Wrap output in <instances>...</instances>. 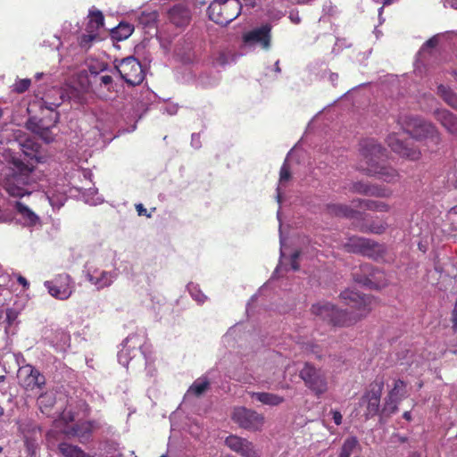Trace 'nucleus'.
Masks as SVG:
<instances>
[{
    "label": "nucleus",
    "instance_id": "nucleus-1",
    "mask_svg": "<svg viewBox=\"0 0 457 457\" xmlns=\"http://www.w3.org/2000/svg\"><path fill=\"white\" fill-rule=\"evenodd\" d=\"M344 303L352 310V314L337 309L334 304L323 302L312 306V313L334 326H350L364 317L372 308L374 299L354 290H345L340 295Z\"/></svg>",
    "mask_w": 457,
    "mask_h": 457
},
{
    "label": "nucleus",
    "instance_id": "nucleus-2",
    "mask_svg": "<svg viewBox=\"0 0 457 457\" xmlns=\"http://www.w3.org/2000/svg\"><path fill=\"white\" fill-rule=\"evenodd\" d=\"M361 154L364 163L360 169L369 176L378 177L387 183H394L398 180L399 173L392 167L380 163L385 156L386 149L374 138H366L361 142Z\"/></svg>",
    "mask_w": 457,
    "mask_h": 457
},
{
    "label": "nucleus",
    "instance_id": "nucleus-3",
    "mask_svg": "<svg viewBox=\"0 0 457 457\" xmlns=\"http://www.w3.org/2000/svg\"><path fill=\"white\" fill-rule=\"evenodd\" d=\"M401 129L411 137L420 140L429 139L435 145L441 142V137L436 128L419 116L401 115L397 119Z\"/></svg>",
    "mask_w": 457,
    "mask_h": 457
},
{
    "label": "nucleus",
    "instance_id": "nucleus-4",
    "mask_svg": "<svg viewBox=\"0 0 457 457\" xmlns=\"http://www.w3.org/2000/svg\"><path fill=\"white\" fill-rule=\"evenodd\" d=\"M242 9V3L239 0H214L208 9L210 20L217 24L226 26L234 21Z\"/></svg>",
    "mask_w": 457,
    "mask_h": 457
},
{
    "label": "nucleus",
    "instance_id": "nucleus-5",
    "mask_svg": "<svg viewBox=\"0 0 457 457\" xmlns=\"http://www.w3.org/2000/svg\"><path fill=\"white\" fill-rule=\"evenodd\" d=\"M148 346L145 344V337L138 334H132L126 337L121 344V349L118 352V361L124 367H127L138 353H140L145 362H147L146 352Z\"/></svg>",
    "mask_w": 457,
    "mask_h": 457
},
{
    "label": "nucleus",
    "instance_id": "nucleus-6",
    "mask_svg": "<svg viewBox=\"0 0 457 457\" xmlns=\"http://www.w3.org/2000/svg\"><path fill=\"white\" fill-rule=\"evenodd\" d=\"M345 247L347 252L361 254L373 260H379L383 257L386 247L372 239L352 237L345 243Z\"/></svg>",
    "mask_w": 457,
    "mask_h": 457
},
{
    "label": "nucleus",
    "instance_id": "nucleus-7",
    "mask_svg": "<svg viewBox=\"0 0 457 457\" xmlns=\"http://www.w3.org/2000/svg\"><path fill=\"white\" fill-rule=\"evenodd\" d=\"M300 378L317 397L324 395L328 389L326 371L321 369H317L308 362H306L300 370Z\"/></svg>",
    "mask_w": 457,
    "mask_h": 457
},
{
    "label": "nucleus",
    "instance_id": "nucleus-8",
    "mask_svg": "<svg viewBox=\"0 0 457 457\" xmlns=\"http://www.w3.org/2000/svg\"><path fill=\"white\" fill-rule=\"evenodd\" d=\"M111 73H118L129 85H139L145 79L141 63L134 57L129 56L120 60L111 70Z\"/></svg>",
    "mask_w": 457,
    "mask_h": 457
},
{
    "label": "nucleus",
    "instance_id": "nucleus-9",
    "mask_svg": "<svg viewBox=\"0 0 457 457\" xmlns=\"http://www.w3.org/2000/svg\"><path fill=\"white\" fill-rule=\"evenodd\" d=\"M83 273L86 280L97 290L111 287L118 278L116 269L106 270L97 267L91 262H87L85 264Z\"/></svg>",
    "mask_w": 457,
    "mask_h": 457
},
{
    "label": "nucleus",
    "instance_id": "nucleus-10",
    "mask_svg": "<svg viewBox=\"0 0 457 457\" xmlns=\"http://www.w3.org/2000/svg\"><path fill=\"white\" fill-rule=\"evenodd\" d=\"M231 418L241 428L252 432L261 431L265 423L262 414L244 406L236 407Z\"/></svg>",
    "mask_w": 457,
    "mask_h": 457
},
{
    "label": "nucleus",
    "instance_id": "nucleus-11",
    "mask_svg": "<svg viewBox=\"0 0 457 457\" xmlns=\"http://www.w3.org/2000/svg\"><path fill=\"white\" fill-rule=\"evenodd\" d=\"M31 172V170L24 169L20 171H12L7 175L4 182L6 192L14 197H22L29 195L30 191L27 187L32 181Z\"/></svg>",
    "mask_w": 457,
    "mask_h": 457
},
{
    "label": "nucleus",
    "instance_id": "nucleus-12",
    "mask_svg": "<svg viewBox=\"0 0 457 457\" xmlns=\"http://www.w3.org/2000/svg\"><path fill=\"white\" fill-rule=\"evenodd\" d=\"M271 29L270 23H264L255 27L243 34V42L246 47L261 48L269 51L271 48Z\"/></svg>",
    "mask_w": 457,
    "mask_h": 457
},
{
    "label": "nucleus",
    "instance_id": "nucleus-13",
    "mask_svg": "<svg viewBox=\"0 0 457 457\" xmlns=\"http://www.w3.org/2000/svg\"><path fill=\"white\" fill-rule=\"evenodd\" d=\"M44 286L51 296L61 301L69 299L74 291V283L67 273L56 275L53 279L45 281Z\"/></svg>",
    "mask_w": 457,
    "mask_h": 457
},
{
    "label": "nucleus",
    "instance_id": "nucleus-14",
    "mask_svg": "<svg viewBox=\"0 0 457 457\" xmlns=\"http://www.w3.org/2000/svg\"><path fill=\"white\" fill-rule=\"evenodd\" d=\"M18 378L21 386L27 391L41 390L46 385L45 375L29 364L19 369Z\"/></svg>",
    "mask_w": 457,
    "mask_h": 457
},
{
    "label": "nucleus",
    "instance_id": "nucleus-15",
    "mask_svg": "<svg viewBox=\"0 0 457 457\" xmlns=\"http://www.w3.org/2000/svg\"><path fill=\"white\" fill-rule=\"evenodd\" d=\"M361 270L363 273V277H360L354 272L353 277L355 280L370 288H381L386 285V279L385 274L377 269H374L370 264H364L361 267Z\"/></svg>",
    "mask_w": 457,
    "mask_h": 457
},
{
    "label": "nucleus",
    "instance_id": "nucleus-16",
    "mask_svg": "<svg viewBox=\"0 0 457 457\" xmlns=\"http://www.w3.org/2000/svg\"><path fill=\"white\" fill-rule=\"evenodd\" d=\"M386 143L393 152L401 157L416 161L420 157V151L404 142L398 133H391L386 137Z\"/></svg>",
    "mask_w": 457,
    "mask_h": 457
},
{
    "label": "nucleus",
    "instance_id": "nucleus-17",
    "mask_svg": "<svg viewBox=\"0 0 457 457\" xmlns=\"http://www.w3.org/2000/svg\"><path fill=\"white\" fill-rule=\"evenodd\" d=\"M225 445L243 457H260V451L246 438L230 435L225 439Z\"/></svg>",
    "mask_w": 457,
    "mask_h": 457
},
{
    "label": "nucleus",
    "instance_id": "nucleus-18",
    "mask_svg": "<svg viewBox=\"0 0 457 457\" xmlns=\"http://www.w3.org/2000/svg\"><path fill=\"white\" fill-rule=\"evenodd\" d=\"M169 21L177 27L187 26L191 19V12L187 5L179 3L171 7L168 12Z\"/></svg>",
    "mask_w": 457,
    "mask_h": 457
},
{
    "label": "nucleus",
    "instance_id": "nucleus-19",
    "mask_svg": "<svg viewBox=\"0 0 457 457\" xmlns=\"http://www.w3.org/2000/svg\"><path fill=\"white\" fill-rule=\"evenodd\" d=\"M405 383L397 379L395 381L394 387L390 390L387 397L386 398L384 410L393 413L397 409V403L401 401L405 394Z\"/></svg>",
    "mask_w": 457,
    "mask_h": 457
},
{
    "label": "nucleus",
    "instance_id": "nucleus-20",
    "mask_svg": "<svg viewBox=\"0 0 457 457\" xmlns=\"http://www.w3.org/2000/svg\"><path fill=\"white\" fill-rule=\"evenodd\" d=\"M54 210H59L67 200V191L64 186L55 185L50 187L45 194Z\"/></svg>",
    "mask_w": 457,
    "mask_h": 457
},
{
    "label": "nucleus",
    "instance_id": "nucleus-21",
    "mask_svg": "<svg viewBox=\"0 0 457 457\" xmlns=\"http://www.w3.org/2000/svg\"><path fill=\"white\" fill-rule=\"evenodd\" d=\"M14 209L20 216L18 220L23 226L32 227L39 222V217L23 203L16 201Z\"/></svg>",
    "mask_w": 457,
    "mask_h": 457
},
{
    "label": "nucleus",
    "instance_id": "nucleus-22",
    "mask_svg": "<svg viewBox=\"0 0 457 457\" xmlns=\"http://www.w3.org/2000/svg\"><path fill=\"white\" fill-rule=\"evenodd\" d=\"M436 120L451 134L457 135V118L447 110H437Z\"/></svg>",
    "mask_w": 457,
    "mask_h": 457
},
{
    "label": "nucleus",
    "instance_id": "nucleus-23",
    "mask_svg": "<svg viewBox=\"0 0 457 457\" xmlns=\"http://www.w3.org/2000/svg\"><path fill=\"white\" fill-rule=\"evenodd\" d=\"M252 399H254L264 405L278 406L281 404L285 398L279 395L268 392H249Z\"/></svg>",
    "mask_w": 457,
    "mask_h": 457
},
{
    "label": "nucleus",
    "instance_id": "nucleus-24",
    "mask_svg": "<svg viewBox=\"0 0 457 457\" xmlns=\"http://www.w3.org/2000/svg\"><path fill=\"white\" fill-rule=\"evenodd\" d=\"M96 421H86L80 424H75L71 431H65L67 434L78 436L80 440H86L89 437L91 432L97 428Z\"/></svg>",
    "mask_w": 457,
    "mask_h": 457
},
{
    "label": "nucleus",
    "instance_id": "nucleus-25",
    "mask_svg": "<svg viewBox=\"0 0 457 457\" xmlns=\"http://www.w3.org/2000/svg\"><path fill=\"white\" fill-rule=\"evenodd\" d=\"M353 204L356 207L365 208L374 212H387L390 210V206L382 201L356 199L353 201Z\"/></svg>",
    "mask_w": 457,
    "mask_h": 457
},
{
    "label": "nucleus",
    "instance_id": "nucleus-26",
    "mask_svg": "<svg viewBox=\"0 0 457 457\" xmlns=\"http://www.w3.org/2000/svg\"><path fill=\"white\" fill-rule=\"evenodd\" d=\"M437 43L438 39L436 37H433L426 41L418 53L417 62H420L422 65L427 64L428 56H432L434 54Z\"/></svg>",
    "mask_w": 457,
    "mask_h": 457
},
{
    "label": "nucleus",
    "instance_id": "nucleus-27",
    "mask_svg": "<svg viewBox=\"0 0 457 457\" xmlns=\"http://www.w3.org/2000/svg\"><path fill=\"white\" fill-rule=\"evenodd\" d=\"M111 72L100 73L93 78H90V83L95 87L104 88L107 91H112L114 88V82Z\"/></svg>",
    "mask_w": 457,
    "mask_h": 457
},
{
    "label": "nucleus",
    "instance_id": "nucleus-28",
    "mask_svg": "<svg viewBox=\"0 0 457 457\" xmlns=\"http://www.w3.org/2000/svg\"><path fill=\"white\" fill-rule=\"evenodd\" d=\"M55 402V394L53 391H46L39 395L37 403L42 413H48Z\"/></svg>",
    "mask_w": 457,
    "mask_h": 457
},
{
    "label": "nucleus",
    "instance_id": "nucleus-29",
    "mask_svg": "<svg viewBox=\"0 0 457 457\" xmlns=\"http://www.w3.org/2000/svg\"><path fill=\"white\" fill-rule=\"evenodd\" d=\"M210 382L206 377H200L194 381V383L188 388L186 396H200L209 387Z\"/></svg>",
    "mask_w": 457,
    "mask_h": 457
},
{
    "label": "nucleus",
    "instance_id": "nucleus-30",
    "mask_svg": "<svg viewBox=\"0 0 457 457\" xmlns=\"http://www.w3.org/2000/svg\"><path fill=\"white\" fill-rule=\"evenodd\" d=\"M291 178L289 168L287 167V160L283 163L279 172V181L277 187V202L280 205L282 203L283 187H286L287 183Z\"/></svg>",
    "mask_w": 457,
    "mask_h": 457
},
{
    "label": "nucleus",
    "instance_id": "nucleus-31",
    "mask_svg": "<svg viewBox=\"0 0 457 457\" xmlns=\"http://www.w3.org/2000/svg\"><path fill=\"white\" fill-rule=\"evenodd\" d=\"M235 60L234 53L228 48L221 49L213 55V63L218 66L224 67L234 62Z\"/></svg>",
    "mask_w": 457,
    "mask_h": 457
},
{
    "label": "nucleus",
    "instance_id": "nucleus-32",
    "mask_svg": "<svg viewBox=\"0 0 457 457\" xmlns=\"http://www.w3.org/2000/svg\"><path fill=\"white\" fill-rule=\"evenodd\" d=\"M358 448H360V445L357 437L349 436L344 441L338 457H351Z\"/></svg>",
    "mask_w": 457,
    "mask_h": 457
},
{
    "label": "nucleus",
    "instance_id": "nucleus-33",
    "mask_svg": "<svg viewBox=\"0 0 457 457\" xmlns=\"http://www.w3.org/2000/svg\"><path fill=\"white\" fill-rule=\"evenodd\" d=\"M134 31V27L126 22H120L116 28L112 29V37L121 41L127 39Z\"/></svg>",
    "mask_w": 457,
    "mask_h": 457
},
{
    "label": "nucleus",
    "instance_id": "nucleus-34",
    "mask_svg": "<svg viewBox=\"0 0 457 457\" xmlns=\"http://www.w3.org/2000/svg\"><path fill=\"white\" fill-rule=\"evenodd\" d=\"M197 81L203 87H213L220 81V74L218 71L203 72Z\"/></svg>",
    "mask_w": 457,
    "mask_h": 457
},
{
    "label": "nucleus",
    "instance_id": "nucleus-35",
    "mask_svg": "<svg viewBox=\"0 0 457 457\" xmlns=\"http://www.w3.org/2000/svg\"><path fill=\"white\" fill-rule=\"evenodd\" d=\"M58 449L64 457H87L80 447L69 443H61Z\"/></svg>",
    "mask_w": 457,
    "mask_h": 457
},
{
    "label": "nucleus",
    "instance_id": "nucleus-36",
    "mask_svg": "<svg viewBox=\"0 0 457 457\" xmlns=\"http://www.w3.org/2000/svg\"><path fill=\"white\" fill-rule=\"evenodd\" d=\"M437 94L444 99L445 103L457 110V92H453L444 85H439L437 87Z\"/></svg>",
    "mask_w": 457,
    "mask_h": 457
},
{
    "label": "nucleus",
    "instance_id": "nucleus-37",
    "mask_svg": "<svg viewBox=\"0 0 457 457\" xmlns=\"http://www.w3.org/2000/svg\"><path fill=\"white\" fill-rule=\"evenodd\" d=\"M87 68L90 73V78H93L100 73L104 72H111V68L107 62L98 61V60H90L87 63Z\"/></svg>",
    "mask_w": 457,
    "mask_h": 457
},
{
    "label": "nucleus",
    "instance_id": "nucleus-38",
    "mask_svg": "<svg viewBox=\"0 0 457 457\" xmlns=\"http://www.w3.org/2000/svg\"><path fill=\"white\" fill-rule=\"evenodd\" d=\"M50 125L44 119L37 117H31L27 121V128L37 136Z\"/></svg>",
    "mask_w": 457,
    "mask_h": 457
},
{
    "label": "nucleus",
    "instance_id": "nucleus-39",
    "mask_svg": "<svg viewBox=\"0 0 457 457\" xmlns=\"http://www.w3.org/2000/svg\"><path fill=\"white\" fill-rule=\"evenodd\" d=\"M21 151L29 157H33L37 152L38 145L29 138L20 139L18 141Z\"/></svg>",
    "mask_w": 457,
    "mask_h": 457
},
{
    "label": "nucleus",
    "instance_id": "nucleus-40",
    "mask_svg": "<svg viewBox=\"0 0 457 457\" xmlns=\"http://www.w3.org/2000/svg\"><path fill=\"white\" fill-rule=\"evenodd\" d=\"M328 210L331 213L348 218H353L358 214L357 212L345 204H331L328 206Z\"/></svg>",
    "mask_w": 457,
    "mask_h": 457
},
{
    "label": "nucleus",
    "instance_id": "nucleus-41",
    "mask_svg": "<svg viewBox=\"0 0 457 457\" xmlns=\"http://www.w3.org/2000/svg\"><path fill=\"white\" fill-rule=\"evenodd\" d=\"M82 196L84 197L85 202L90 205H97L104 201V199L98 195L97 188L96 187L84 189Z\"/></svg>",
    "mask_w": 457,
    "mask_h": 457
},
{
    "label": "nucleus",
    "instance_id": "nucleus-42",
    "mask_svg": "<svg viewBox=\"0 0 457 457\" xmlns=\"http://www.w3.org/2000/svg\"><path fill=\"white\" fill-rule=\"evenodd\" d=\"M387 224L384 221H372L369 225H361L360 230L364 233L382 234L386 231Z\"/></svg>",
    "mask_w": 457,
    "mask_h": 457
},
{
    "label": "nucleus",
    "instance_id": "nucleus-43",
    "mask_svg": "<svg viewBox=\"0 0 457 457\" xmlns=\"http://www.w3.org/2000/svg\"><path fill=\"white\" fill-rule=\"evenodd\" d=\"M53 93L58 96V98L54 101L50 100L49 95H46L43 99L42 106L51 112L54 111L57 107H59L62 103V93L59 89H54Z\"/></svg>",
    "mask_w": 457,
    "mask_h": 457
},
{
    "label": "nucleus",
    "instance_id": "nucleus-44",
    "mask_svg": "<svg viewBox=\"0 0 457 457\" xmlns=\"http://www.w3.org/2000/svg\"><path fill=\"white\" fill-rule=\"evenodd\" d=\"M104 16L101 12L96 11L91 13L90 21L87 24V30L95 32L104 27Z\"/></svg>",
    "mask_w": 457,
    "mask_h": 457
},
{
    "label": "nucleus",
    "instance_id": "nucleus-45",
    "mask_svg": "<svg viewBox=\"0 0 457 457\" xmlns=\"http://www.w3.org/2000/svg\"><path fill=\"white\" fill-rule=\"evenodd\" d=\"M58 120L59 115L58 113H55L54 117L53 118V123L38 135V137L46 143H50L54 140L55 134L54 133L53 129H55V125L58 122Z\"/></svg>",
    "mask_w": 457,
    "mask_h": 457
},
{
    "label": "nucleus",
    "instance_id": "nucleus-46",
    "mask_svg": "<svg viewBox=\"0 0 457 457\" xmlns=\"http://www.w3.org/2000/svg\"><path fill=\"white\" fill-rule=\"evenodd\" d=\"M187 291L192 296V298L196 301L198 303L202 304L206 300V295L201 291L199 287L194 283H189L187 286Z\"/></svg>",
    "mask_w": 457,
    "mask_h": 457
},
{
    "label": "nucleus",
    "instance_id": "nucleus-47",
    "mask_svg": "<svg viewBox=\"0 0 457 457\" xmlns=\"http://www.w3.org/2000/svg\"><path fill=\"white\" fill-rule=\"evenodd\" d=\"M384 383L383 381H377L374 385H371V389L365 395L364 398L380 400Z\"/></svg>",
    "mask_w": 457,
    "mask_h": 457
},
{
    "label": "nucleus",
    "instance_id": "nucleus-48",
    "mask_svg": "<svg viewBox=\"0 0 457 457\" xmlns=\"http://www.w3.org/2000/svg\"><path fill=\"white\" fill-rule=\"evenodd\" d=\"M371 187L372 185H369L361 181L354 182L352 184L350 190L353 193L361 194L364 195H371Z\"/></svg>",
    "mask_w": 457,
    "mask_h": 457
},
{
    "label": "nucleus",
    "instance_id": "nucleus-49",
    "mask_svg": "<svg viewBox=\"0 0 457 457\" xmlns=\"http://www.w3.org/2000/svg\"><path fill=\"white\" fill-rule=\"evenodd\" d=\"M98 38V36L96 33L93 32L92 30H87V34H83L79 37V46L82 48L88 49L92 43Z\"/></svg>",
    "mask_w": 457,
    "mask_h": 457
},
{
    "label": "nucleus",
    "instance_id": "nucleus-50",
    "mask_svg": "<svg viewBox=\"0 0 457 457\" xmlns=\"http://www.w3.org/2000/svg\"><path fill=\"white\" fill-rule=\"evenodd\" d=\"M392 195V190L380 186L372 185L371 187V195L376 197H389Z\"/></svg>",
    "mask_w": 457,
    "mask_h": 457
},
{
    "label": "nucleus",
    "instance_id": "nucleus-51",
    "mask_svg": "<svg viewBox=\"0 0 457 457\" xmlns=\"http://www.w3.org/2000/svg\"><path fill=\"white\" fill-rule=\"evenodd\" d=\"M30 83L29 79H19L13 85V91L19 94L24 93L29 89Z\"/></svg>",
    "mask_w": 457,
    "mask_h": 457
},
{
    "label": "nucleus",
    "instance_id": "nucleus-52",
    "mask_svg": "<svg viewBox=\"0 0 457 457\" xmlns=\"http://www.w3.org/2000/svg\"><path fill=\"white\" fill-rule=\"evenodd\" d=\"M367 416H375L379 411L380 400L367 399Z\"/></svg>",
    "mask_w": 457,
    "mask_h": 457
},
{
    "label": "nucleus",
    "instance_id": "nucleus-53",
    "mask_svg": "<svg viewBox=\"0 0 457 457\" xmlns=\"http://www.w3.org/2000/svg\"><path fill=\"white\" fill-rule=\"evenodd\" d=\"M142 100L139 101V104L141 105L140 108H144V112H145L148 110V102L154 98L155 96L149 89H145L144 92H142Z\"/></svg>",
    "mask_w": 457,
    "mask_h": 457
},
{
    "label": "nucleus",
    "instance_id": "nucleus-54",
    "mask_svg": "<svg viewBox=\"0 0 457 457\" xmlns=\"http://www.w3.org/2000/svg\"><path fill=\"white\" fill-rule=\"evenodd\" d=\"M233 378L238 382L242 383H251L253 379V375L251 373H244L241 374L239 371H236L233 374Z\"/></svg>",
    "mask_w": 457,
    "mask_h": 457
},
{
    "label": "nucleus",
    "instance_id": "nucleus-55",
    "mask_svg": "<svg viewBox=\"0 0 457 457\" xmlns=\"http://www.w3.org/2000/svg\"><path fill=\"white\" fill-rule=\"evenodd\" d=\"M161 112L162 113H167L168 115H175L178 112V105L174 104H166L161 108Z\"/></svg>",
    "mask_w": 457,
    "mask_h": 457
},
{
    "label": "nucleus",
    "instance_id": "nucleus-56",
    "mask_svg": "<svg viewBox=\"0 0 457 457\" xmlns=\"http://www.w3.org/2000/svg\"><path fill=\"white\" fill-rule=\"evenodd\" d=\"M61 420L64 423L68 424L69 422H71L74 420V416L71 412V411L64 410L60 417Z\"/></svg>",
    "mask_w": 457,
    "mask_h": 457
},
{
    "label": "nucleus",
    "instance_id": "nucleus-57",
    "mask_svg": "<svg viewBox=\"0 0 457 457\" xmlns=\"http://www.w3.org/2000/svg\"><path fill=\"white\" fill-rule=\"evenodd\" d=\"M191 146L195 149H199L202 146L200 135L194 133L191 136Z\"/></svg>",
    "mask_w": 457,
    "mask_h": 457
},
{
    "label": "nucleus",
    "instance_id": "nucleus-58",
    "mask_svg": "<svg viewBox=\"0 0 457 457\" xmlns=\"http://www.w3.org/2000/svg\"><path fill=\"white\" fill-rule=\"evenodd\" d=\"M331 414H332V419L335 422L336 425H340L342 423V414L340 413V411H337V410H331Z\"/></svg>",
    "mask_w": 457,
    "mask_h": 457
},
{
    "label": "nucleus",
    "instance_id": "nucleus-59",
    "mask_svg": "<svg viewBox=\"0 0 457 457\" xmlns=\"http://www.w3.org/2000/svg\"><path fill=\"white\" fill-rule=\"evenodd\" d=\"M452 321H453V328L454 331L457 332V300H456V303H455V305H454V308L453 311Z\"/></svg>",
    "mask_w": 457,
    "mask_h": 457
},
{
    "label": "nucleus",
    "instance_id": "nucleus-60",
    "mask_svg": "<svg viewBox=\"0 0 457 457\" xmlns=\"http://www.w3.org/2000/svg\"><path fill=\"white\" fill-rule=\"evenodd\" d=\"M136 210L139 216H147V217L150 216V214L147 213V210L144 207V205L142 204H137Z\"/></svg>",
    "mask_w": 457,
    "mask_h": 457
},
{
    "label": "nucleus",
    "instance_id": "nucleus-61",
    "mask_svg": "<svg viewBox=\"0 0 457 457\" xmlns=\"http://www.w3.org/2000/svg\"><path fill=\"white\" fill-rule=\"evenodd\" d=\"M298 256H299V253L298 252H295V253H294L292 254V263H291V265H292V269L294 270H298V265L296 263V259L298 258Z\"/></svg>",
    "mask_w": 457,
    "mask_h": 457
},
{
    "label": "nucleus",
    "instance_id": "nucleus-62",
    "mask_svg": "<svg viewBox=\"0 0 457 457\" xmlns=\"http://www.w3.org/2000/svg\"><path fill=\"white\" fill-rule=\"evenodd\" d=\"M17 281H18V283L20 285H21L25 288L29 287V286L28 280L24 277H22L21 275L18 276Z\"/></svg>",
    "mask_w": 457,
    "mask_h": 457
},
{
    "label": "nucleus",
    "instance_id": "nucleus-63",
    "mask_svg": "<svg viewBox=\"0 0 457 457\" xmlns=\"http://www.w3.org/2000/svg\"><path fill=\"white\" fill-rule=\"evenodd\" d=\"M6 316H7V319H8V320L10 322L12 321L15 319V317H16L15 312L12 309H7Z\"/></svg>",
    "mask_w": 457,
    "mask_h": 457
},
{
    "label": "nucleus",
    "instance_id": "nucleus-64",
    "mask_svg": "<svg viewBox=\"0 0 457 457\" xmlns=\"http://www.w3.org/2000/svg\"><path fill=\"white\" fill-rule=\"evenodd\" d=\"M289 18H290L291 21L295 24H298L301 21V19L297 13L296 14L291 13Z\"/></svg>",
    "mask_w": 457,
    "mask_h": 457
}]
</instances>
